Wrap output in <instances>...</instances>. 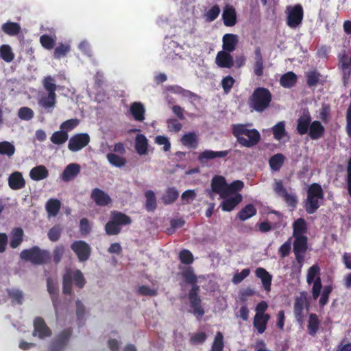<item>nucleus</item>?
<instances>
[{"mask_svg": "<svg viewBox=\"0 0 351 351\" xmlns=\"http://www.w3.org/2000/svg\"><path fill=\"white\" fill-rule=\"evenodd\" d=\"M270 318V315H254L253 326L257 330L258 334H263L266 330L267 325Z\"/></svg>", "mask_w": 351, "mask_h": 351, "instance_id": "23", "label": "nucleus"}, {"mask_svg": "<svg viewBox=\"0 0 351 351\" xmlns=\"http://www.w3.org/2000/svg\"><path fill=\"white\" fill-rule=\"evenodd\" d=\"M332 289L333 288L332 285H326L324 287L323 291L319 300L320 306L323 307L328 303L329 295L332 291Z\"/></svg>", "mask_w": 351, "mask_h": 351, "instance_id": "59", "label": "nucleus"}, {"mask_svg": "<svg viewBox=\"0 0 351 351\" xmlns=\"http://www.w3.org/2000/svg\"><path fill=\"white\" fill-rule=\"evenodd\" d=\"M297 80V75L293 72L289 71L281 76L280 83L282 86L291 88L295 85Z\"/></svg>", "mask_w": 351, "mask_h": 351, "instance_id": "35", "label": "nucleus"}, {"mask_svg": "<svg viewBox=\"0 0 351 351\" xmlns=\"http://www.w3.org/2000/svg\"><path fill=\"white\" fill-rule=\"evenodd\" d=\"M287 25L292 28H296L299 26L303 20L304 10L300 4H296L293 6H288L287 8Z\"/></svg>", "mask_w": 351, "mask_h": 351, "instance_id": "8", "label": "nucleus"}, {"mask_svg": "<svg viewBox=\"0 0 351 351\" xmlns=\"http://www.w3.org/2000/svg\"><path fill=\"white\" fill-rule=\"evenodd\" d=\"M321 75L316 71H309L306 74V84L308 87H315L320 83Z\"/></svg>", "mask_w": 351, "mask_h": 351, "instance_id": "46", "label": "nucleus"}, {"mask_svg": "<svg viewBox=\"0 0 351 351\" xmlns=\"http://www.w3.org/2000/svg\"><path fill=\"white\" fill-rule=\"evenodd\" d=\"M8 297L13 305H21L23 302L24 295L22 291L16 289H8Z\"/></svg>", "mask_w": 351, "mask_h": 351, "instance_id": "40", "label": "nucleus"}, {"mask_svg": "<svg viewBox=\"0 0 351 351\" xmlns=\"http://www.w3.org/2000/svg\"><path fill=\"white\" fill-rule=\"evenodd\" d=\"M90 143V136L87 133H77L72 136L68 143V149L77 152L84 148Z\"/></svg>", "mask_w": 351, "mask_h": 351, "instance_id": "11", "label": "nucleus"}, {"mask_svg": "<svg viewBox=\"0 0 351 351\" xmlns=\"http://www.w3.org/2000/svg\"><path fill=\"white\" fill-rule=\"evenodd\" d=\"M223 50L232 52L237 45L238 38L236 34H226L223 36Z\"/></svg>", "mask_w": 351, "mask_h": 351, "instance_id": "27", "label": "nucleus"}, {"mask_svg": "<svg viewBox=\"0 0 351 351\" xmlns=\"http://www.w3.org/2000/svg\"><path fill=\"white\" fill-rule=\"evenodd\" d=\"M106 158L109 163L114 167L121 168L125 165L127 160L123 157L114 153H108L106 155Z\"/></svg>", "mask_w": 351, "mask_h": 351, "instance_id": "43", "label": "nucleus"}, {"mask_svg": "<svg viewBox=\"0 0 351 351\" xmlns=\"http://www.w3.org/2000/svg\"><path fill=\"white\" fill-rule=\"evenodd\" d=\"M33 336H37L40 339L50 337L52 335L51 329L41 317H36L33 322Z\"/></svg>", "mask_w": 351, "mask_h": 351, "instance_id": "12", "label": "nucleus"}, {"mask_svg": "<svg viewBox=\"0 0 351 351\" xmlns=\"http://www.w3.org/2000/svg\"><path fill=\"white\" fill-rule=\"evenodd\" d=\"M73 280L79 289H82L86 283V280L80 270L72 271L69 268L67 269L62 277V291L64 294H71Z\"/></svg>", "mask_w": 351, "mask_h": 351, "instance_id": "6", "label": "nucleus"}, {"mask_svg": "<svg viewBox=\"0 0 351 351\" xmlns=\"http://www.w3.org/2000/svg\"><path fill=\"white\" fill-rule=\"evenodd\" d=\"M80 171V166L77 163H70L64 169L62 178L65 182H69L76 177Z\"/></svg>", "mask_w": 351, "mask_h": 351, "instance_id": "22", "label": "nucleus"}, {"mask_svg": "<svg viewBox=\"0 0 351 351\" xmlns=\"http://www.w3.org/2000/svg\"><path fill=\"white\" fill-rule=\"evenodd\" d=\"M293 252H306L308 248V238L304 237H293Z\"/></svg>", "mask_w": 351, "mask_h": 351, "instance_id": "39", "label": "nucleus"}, {"mask_svg": "<svg viewBox=\"0 0 351 351\" xmlns=\"http://www.w3.org/2000/svg\"><path fill=\"white\" fill-rule=\"evenodd\" d=\"M324 193L322 186L318 183L309 185L306 191V198L304 202V209L308 214L315 213L322 204Z\"/></svg>", "mask_w": 351, "mask_h": 351, "instance_id": "3", "label": "nucleus"}, {"mask_svg": "<svg viewBox=\"0 0 351 351\" xmlns=\"http://www.w3.org/2000/svg\"><path fill=\"white\" fill-rule=\"evenodd\" d=\"M71 249L77 256L80 262H86L91 255L90 245L82 240L73 241L71 245Z\"/></svg>", "mask_w": 351, "mask_h": 351, "instance_id": "9", "label": "nucleus"}, {"mask_svg": "<svg viewBox=\"0 0 351 351\" xmlns=\"http://www.w3.org/2000/svg\"><path fill=\"white\" fill-rule=\"evenodd\" d=\"M291 238L285 241L278 249V254L281 258L287 257L291 252Z\"/></svg>", "mask_w": 351, "mask_h": 351, "instance_id": "62", "label": "nucleus"}, {"mask_svg": "<svg viewBox=\"0 0 351 351\" xmlns=\"http://www.w3.org/2000/svg\"><path fill=\"white\" fill-rule=\"evenodd\" d=\"M134 148L139 155H145L148 150V141L144 134H137L135 138Z\"/></svg>", "mask_w": 351, "mask_h": 351, "instance_id": "26", "label": "nucleus"}, {"mask_svg": "<svg viewBox=\"0 0 351 351\" xmlns=\"http://www.w3.org/2000/svg\"><path fill=\"white\" fill-rule=\"evenodd\" d=\"M256 213L257 210L254 205L248 204L237 213V217L243 221L256 215Z\"/></svg>", "mask_w": 351, "mask_h": 351, "instance_id": "33", "label": "nucleus"}, {"mask_svg": "<svg viewBox=\"0 0 351 351\" xmlns=\"http://www.w3.org/2000/svg\"><path fill=\"white\" fill-rule=\"evenodd\" d=\"M304 302L302 298H297L294 303L293 313L295 319L298 322H302L304 321Z\"/></svg>", "mask_w": 351, "mask_h": 351, "instance_id": "38", "label": "nucleus"}, {"mask_svg": "<svg viewBox=\"0 0 351 351\" xmlns=\"http://www.w3.org/2000/svg\"><path fill=\"white\" fill-rule=\"evenodd\" d=\"M9 187L14 191L20 190L25 186V180L19 171L12 173L8 179Z\"/></svg>", "mask_w": 351, "mask_h": 351, "instance_id": "18", "label": "nucleus"}, {"mask_svg": "<svg viewBox=\"0 0 351 351\" xmlns=\"http://www.w3.org/2000/svg\"><path fill=\"white\" fill-rule=\"evenodd\" d=\"M23 235L21 228H14L10 232V246L13 249L18 247L23 241Z\"/></svg>", "mask_w": 351, "mask_h": 351, "instance_id": "28", "label": "nucleus"}, {"mask_svg": "<svg viewBox=\"0 0 351 351\" xmlns=\"http://www.w3.org/2000/svg\"><path fill=\"white\" fill-rule=\"evenodd\" d=\"M62 231V230L60 226L56 225L53 226L49 229L47 233L49 239L52 242L58 241L60 238Z\"/></svg>", "mask_w": 351, "mask_h": 351, "instance_id": "56", "label": "nucleus"}, {"mask_svg": "<svg viewBox=\"0 0 351 351\" xmlns=\"http://www.w3.org/2000/svg\"><path fill=\"white\" fill-rule=\"evenodd\" d=\"M2 31L10 36L17 35L21 31V26L19 23L14 22H7L3 24Z\"/></svg>", "mask_w": 351, "mask_h": 351, "instance_id": "42", "label": "nucleus"}, {"mask_svg": "<svg viewBox=\"0 0 351 351\" xmlns=\"http://www.w3.org/2000/svg\"><path fill=\"white\" fill-rule=\"evenodd\" d=\"M72 329L67 328L61 331L50 343L51 351H62L68 344L72 335Z\"/></svg>", "mask_w": 351, "mask_h": 351, "instance_id": "10", "label": "nucleus"}, {"mask_svg": "<svg viewBox=\"0 0 351 351\" xmlns=\"http://www.w3.org/2000/svg\"><path fill=\"white\" fill-rule=\"evenodd\" d=\"M43 86L49 93L56 94V85L54 83V80L51 76H48L44 79Z\"/></svg>", "mask_w": 351, "mask_h": 351, "instance_id": "64", "label": "nucleus"}, {"mask_svg": "<svg viewBox=\"0 0 351 351\" xmlns=\"http://www.w3.org/2000/svg\"><path fill=\"white\" fill-rule=\"evenodd\" d=\"M182 276L184 281L192 285L189 292V300L191 307L193 309V313L198 319L201 318L205 313L204 308L202 306V300L199 295L200 287L197 285V278L194 274L192 267H187L182 272Z\"/></svg>", "mask_w": 351, "mask_h": 351, "instance_id": "1", "label": "nucleus"}, {"mask_svg": "<svg viewBox=\"0 0 351 351\" xmlns=\"http://www.w3.org/2000/svg\"><path fill=\"white\" fill-rule=\"evenodd\" d=\"M312 122V117L308 110H303L302 114L297 120L296 130L298 133L302 136L307 134L310 125Z\"/></svg>", "mask_w": 351, "mask_h": 351, "instance_id": "13", "label": "nucleus"}, {"mask_svg": "<svg viewBox=\"0 0 351 351\" xmlns=\"http://www.w3.org/2000/svg\"><path fill=\"white\" fill-rule=\"evenodd\" d=\"M229 154L228 150L215 152L213 150H205L201 152L198 156V160L201 163H206L209 160L216 158H225Z\"/></svg>", "mask_w": 351, "mask_h": 351, "instance_id": "19", "label": "nucleus"}, {"mask_svg": "<svg viewBox=\"0 0 351 351\" xmlns=\"http://www.w3.org/2000/svg\"><path fill=\"white\" fill-rule=\"evenodd\" d=\"M179 196V192L175 187H169L162 197V201L165 205L174 203Z\"/></svg>", "mask_w": 351, "mask_h": 351, "instance_id": "37", "label": "nucleus"}, {"mask_svg": "<svg viewBox=\"0 0 351 351\" xmlns=\"http://www.w3.org/2000/svg\"><path fill=\"white\" fill-rule=\"evenodd\" d=\"M223 24L226 27H232L237 22V12L235 8L230 5H226L223 8L222 13Z\"/></svg>", "mask_w": 351, "mask_h": 351, "instance_id": "17", "label": "nucleus"}, {"mask_svg": "<svg viewBox=\"0 0 351 351\" xmlns=\"http://www.w3.org/2000/svg\"><path fill=\"white\" fill-rule=\"evenodd\" d=\"M224 348L223 336L221 332H217L211 346L210 351H223Z\"/></svg>", "mask_w": 351, "mask_h": 351, "instance_id": "54", "label": "nucleus"}, {"mask_svg": "<svg viewBox=\"0 0 351 351\" xmlns=\"http://www.w3.org/2000/svg\"><path fill=\"white\" fill-rule=\"evenodd\" d=\"M271 99V93L267 88L258 87L254 90L250 97L249 105L256 112H261L269 107Z\"/></svg>", "mask_w": 351, "mask_h": 351, "instance_id": "4", "label": "nucleus"}, {"mask_svg": "<svg viewBox=\"0 0 351 351\" xmlns=\"http://www.w3.org/2000/svg\"><path fill=\"white\" fill-rule=\"evenodd\" d=\"M320 275V268L317 264L313 265L308 269L306 282L311 285Z\"/></svg>", "mask_w": 351, "mask_h": 351, "instance_id": "51", "label": "nucleus"}, {"mask_svg": "<svg viewBox=\"0 0 351 351\" xmlns=\"http://www.w3.org/2000/svg\"><path fill=\"white\" fill-rule=\"evenodd\" d=\"M307 223L303 218H298L293 223V237H304L307 232Z\"/></svg>", "mask_w": 351, "mask_h": 351, "instance_id": "31", "label": "nucleus"}, {"mask_svg": "<svg viewBox=\"0 0 351 351\" xmlns=\"http://www.w3.org/2000/svg\"><path fill=\"white\" fill-rule=\"evenodd\" d=\"M285 160V156L280 153L272 156L269 160L270 169L273 171H278L282 167Z\"/></svg>", "mask_w": 351, "mask_h": 351, "instance_id": "36", "label": "nucleus"}, {"mask_svg": "<svg viewBox=\"0 0 351 351\" xmlns=\"http://www.w3.org/2000/svg\"><path fill=\"white\" fill-rule=\"evenodd\" d=\"M339 61L341 66H351V56L349 51L346 49L342 50L339 56Z\"/></svg>", "mask_w": 351, "mask_h": 351, "instance_id": "61", "label": "nucleus"}, {"mask_svg": "<svg viewBox=\"0 0 351 351\" xmlns=\"http://www.w3.org/2000/svg\"><path fill=\"white\" fill-rule=\"evenodd\" d=\"M182 144L189 148L195 149L198 145V138L195 132H191L182 136L180 140Z\"/></svg>", "mask_w": 351, "mask_h": 351, "instance_id": "34", "label": "nucleus"}, {"mask_svg": "<svg viewBox=\"0 0 351 351\" xmlns=\"http://www.w3.org/2000/svg\"><path fill=\"white\" fill-rule=\"evenodd\" d=\"M61 208V202L55 198L49 199L45 205L46 211L49 217H56Z\"/></svg>", "mask_w": 351, "mask_h": 351, "instance_id": "32", "label": "nucleus"}, {"mask_svg": "<svg viewBox=\"0 0 351 351\" xmlns=\"http://www.w3.org/2000/svg\"><path fill=\"white\" fill-rule=\"evenodd\" d=\"M34 115V111L29 107H21L18 112L19 117L25 121L31 120Z\"/></svg>", "mask_w": 351, "mask_h": 351, "instance_id": "58", "label": "nucleus"}, {"mask_svg": "<svg viewBox=\"0 0 351 351\" xmlns=\"http://www.w3.org/2000/svg\"><path fill=\"white\" fill-rule=\"evenodd\" d=\"M232 134L237 141L243 147H252L257 145L261 135L256 129H249L245 124H236L232 126Z\"/></svg>", "mask_w": 351, "mask_h": 351, "instance_id": "2", "label": "nucleus"}, {"mask_svg": "<svg viewBox=\"0 0 351 351\" xmlns=\"http://www.w3.org/2000/svg\"><path fill=\"white\" fill-rule=\"evenodd\" d=\"M228 183L224 177L221 176H215L211 180V188L212 191L219 194L220 198L226 197Z\"/></svg>", "mask_w": 351, "mask_h": 351, "instance_id": "14", "label": "nucleus"}, {"mask_svg": "<svg viewBox=\"0 0 351 351\" xmlns=\"http://www.w3.org/2000/svg\"><path fill=\"white\" fill-rule=\"evenodd\" d=\"M220 11L221 10L218 5H213L206 12L204 15L206 21L208 22L215 21L219 16Z\"/></svg>", "mask_w": 351, "mask_h": 351, "instance_id": "55", "label": "nucleus"}, {"mask_svg": "<svg viewBox=\"0 0 351 351\" xmlns=\"http://www.w3.org/2000/svg\"><path fill=\"white\" fill-rule=\"evenodd\" d=\"M312 283H313L312 287V296L314 300H317L320 295L321 289L322 288L320 276H317Z\"/></svg>", "mask_w": 351, "mask_h": 351, "instance_id": "60", "label": "nucleus"}, {"mask_svg": "<svg viewBox=\"0 0 351 351\" xmlns=\"http://www.w3.org/2000/svg\"><path fill=\"white\" fill-rule=\"evenodd\" d=\"M64 252L65 248L63 245H58L55 247L53 251V259L56 264H58L60 262Z\"/></svg>", "mask_w": 351, "mask_h": 351, "instance_id": "63", "label": "nucleus"}, {"mask_svg": "<svg viewBox=\"0 0 351 351\" xmlns=\"http://www.w3.org/2000/svg\"><path fill=\"white\" fill-rule=\"evenodd\" d=\"M312 140H317L322 138L325 134V128L319 121H313L310 125L307 132Z\"/></svg>", "mask_w": 351, "mask_h": 351, "instance_id": "20", "label": "nucleus"}, {"mask_svg": "<svg viewBox=\"0 0 351 351\" xmlns=\"http://www.w3.org/2000/svg\"><path fill=\"white\" fill-rule=\"evenodd\" d=\"M80 123L77 119H71L62 122L60 125V129L64 131L66 134L75 129Z\"/></svg>", "mask_w": 351, "mask_h": 351, "instance_id": "52", "label": "nucleus"}, {"mask_svg": "<svg viewBox=\"0 0 351 351\" xmlns=\"http://www.w3.org/2000/svg\"><path fill=\"white\" fill-rule=\"evenodd\" d=\"M0 57L6 62H10L13 60L14 55L9 45H3L0 47Z\"/></svg>", "mask_w": 351, "mask_h": 351, "instance_id": "49", "label": "nucleus"}, {"mask_svg": "<svg viewBox=\"0 0 351 351\" xmlns=\"http://www.w3.org/2000/svg\"><path fill=\"white\" fill-rule=\"evenodd\" d=\"M223 200L221 202L220 207L222 210L230 212L234 210L236 206L239 204L243 199V197L240 193H236L233 196H226L221 198Z\"/></svg>", "mask_w": 351, "mask_h": 351, "instance_id": "16", "label": "nucleus"}, {"mask_svg": "<svg viewBox=\"0 0 351 351\" xmlns=\"http://www.w3.org/2000/svg\"><path fill=\"white\" fill-rule=\"evenodd\" d=\"M132 223V219L128 215L117 210L111 211L110 219L105 226V231L108 235H117L121 231V226Z\"/></svg>", "mask_w": 351, "mask_h": 351, "instance_id": "5", "label": "nucleus"}, {"mask_svg": "<svg viewBox=\"0 0 351 351\" xmlns=\"http://www.w3.org/2000/svg\"><path fill=\"white\" fill-rule=\"evenodd\" d=\"M130 111L134 120L143 121L145 119V109L141 103L134 102L132 104Z\"/></svg>", "mask_w": 351, "mask_h": 351, "instance_id": "29", "label": "nucleus"}, {"mask_svg": "<svg viewBox=\"0 0 351 351\" xmlns=\"http://www.w3.org/2000/svg\"><path fill=\"white\" fill-rule=\"evenodd\" d=\"M244 187V183L241 180H234L230 184H228L226 196H229L232 194L238 193L237 192L241 191Z\"/></svg>", "mask_w": 351, "mask_h": 351, "instance_id": "50", "label": "nucleus"}, {"mask_svg": "<svg viewBox=\"0 0 351 351\" xmlns=\"http://www.w3.org/2000/svg\"><path fill=\"white\" fill-rule=\"evenodd\" d=\"M215 63L217 66H233L234 59L230 55V51H219L217 54Z\"/></svg>", "mask_w": 351, "mask_h": 351, "instance_id": "24", "label": "nucleus"}, {"mask_svg": "<svg viewBox=\"0 0 351 351\" xmlns=\"http://www.w3.org/2000/svg\"><path fill=\"white\" fill-rule=\"evenodd\" d=\"M320 325V320L317 314L311 313L309 315L308 324H307V330L308 333L311 337H315L319 330Z\"/></svg>", "mask_w": 351, "mask_h": 351, "instance_id": "30", "label": "nucleus"}, {"mask_svg": "<svg viewBox=\"0 0 351 351\" xmlns=\"http://www.w3.org/2000/svg\"><path fill=\"white\" fill-rule=\"evenodd\" d=\"M90 198L99 206H106L112 202L110 197L99 188H95L92 190Z\"/></svg>", "mask_w": 351, "mask_h": 351, "instance_id": "15", "label": "nucleus"}, {"mask_svg": "<svg viewBox=\"0 0 351 351\" xmlns=\"http://www.w3.org/2000/svg\"><path fill=\"white\" fill-rule=\"evenodd\" d=\"M20 257L22 260L30 261L34 265L46 263L50 258L49 253L46 250H41L38 246L23 250L20 254Z\"/></svg>", "mask_w": 351, "mask_h": 351, "instance_id": "7", "label": "nucleus"}, {"mask_svg": "<svg viewBox=\"0 0 351 351\" xmlns=\"http://www.w3.org/2000/svg\"><path fill=\"white\" fill-rule=\"evenodd\" d=\"M69 139V134L62 130L54 132L50 137L52 143L60 145L65 143Z\"/></svg>", "mask_w": 351, "mask_h": 351, "instance_id": "41", "label": "nucleus"}, {"mask_svg": "<svg viewBox=\"0 0 351 351\" xmlns=\"http://www.w3.org/2000/svg\"><path fill=\"white\" fill-rule=\"evenodd\" d=\"M146 198L145 209L150 212L154 211L156 208V199L154 191L152 190L147 191L145 193Z\"/></svg>", "mask_w": 351, "mask_h": 351, "instance_id": "45", "label": "nucleus"}, {"mask_svg": "<svg viewBox=\"0 0 351 351\" xmlns=\"http://www.w3.org/2000/svg\"><path fill=\"white\" fill-rule=\"evenodd\" d=\"M71 51L70 45L68 43H60L58 45L53 52V57L57 59L62 58L66 56Z\"/></svg>", "mask_w": 351, "mask_h": 351, "instance_id": "48", "label": "nucleus"}, {"mask_svg": "<svg viewBox=\"0 0 351 351\" xmlns=\"http://www.w3.org/2000/svg\"><path fill=\"white\" fill-rule=\"evenodd\" d=\"M49 176V171L45 166L38 165L30 170L29 177L34 181H40Z\"/></svg>", "mask_w": 351, "mask_h": 351, "instance_id": "25", "label": "nucleus"}, {"mask_svg": "<svg viewBox=\"0 0 351 351\" xmlns=\"http://www.w3.org/2000/svg\"><path fill=\"white\" fill-rule=\"evenodd\" d=\"M15 151V147L12 143L5 141L0 142V155L10 158L14 154Z\"/></svg>", "mask_w": 351, "mask_h": 351, "instance_id": "44", "label": "nucleus"}, {"mask_svg": "<svg viewBox=\"0 0 351 351\" xmlns=\"http://www.w3.org/2000/svg\"><path fill=\"white\" fill-rule=\"evenodd\" d=\"M56 94L48 93L47 97H43L40 101L39 104L45 108H53L56 104Z\"/></svg>", "mask_w": 351, "mask_h": 351, "instance_id": "57", "label": "nucleus"}, {"mask_svg": "<svg viewBox=\"0 0 351 351\" xmlns=\"http://www.w3.org/2000/svg\"><path fill=\"white\" fill-rule=\"evenodd\" d=\"M256 276L261 279L263 287L266 291H271L272 276L263 267H258L255 270Z\"/></svg>", "mask_w": 351, "mask_h": 351, "instance_id": "21", "label": "nucleus"}, {"mask_svg": "<svg viewBox=\"0 0 351 351\" xmlns=\"http://www.w3.org/2000/svg\"><path fill=\"white\" fill-rule=\"evenodd\" d=\"M272 132L275 139L281 140L287 134L285 122L280 121L276 124L272 128Z\"/></svg>", "mask_w": 351, "mask_h": 351, "instance_id": "47", "label": "nucleus"}, {"mask_svg": "<svg viewBox=\"0 0 351 351\" xmlns=\"http://www.w3.org/2000/svg\"><path fill=\"white\" fill-rule=\"evenodd\" d=\"M179 260L182 264L191 265L194 261L193 255L189 250H180L178 255Z\"/></svg>", "mask_w": 351, "mask_h": 351, "instance_id": "53", "label": "nucleus"}]
</instances>
